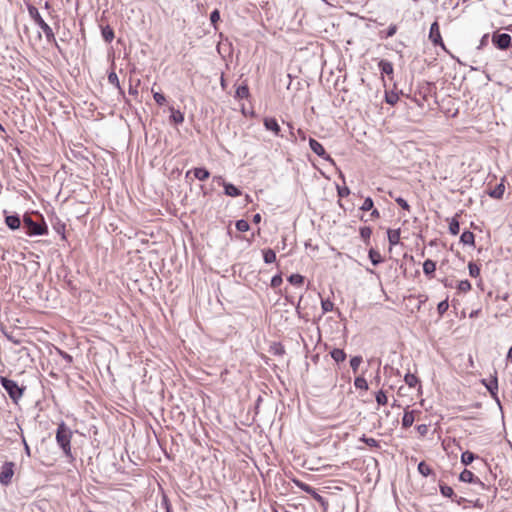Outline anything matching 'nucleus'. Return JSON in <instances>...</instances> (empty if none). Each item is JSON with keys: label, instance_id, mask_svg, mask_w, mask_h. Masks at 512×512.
<instances>
[{"label": "nucleus", "instance_id": "49530a36", "mask_svg": "<svg viewBox=\"0 0 512 512\" xmlns=\"http://www.w3.org/2000/svg\"><path fill=\"white\" fill-rule=\"evenodd\" d=\"M220 20V12L218 9H215L210 14V22L211 24L216 27V23Z\"/></svg>", "mask_w": 512, "mask_h": 512}, {"label": "nucleus", "instance_id": "9d476101", "mask_svg": "<svg viewBox=\"0 0 512 512\" xmlns=\"http://www.w3.org/2000/svg\"><path fill=\"white\" fill-rule=\"evenodd\" d=\"M266 130L271 131L277 137H283L278 121L274 117H266L263 121Z\"/></svg>", "mask_w": 512, "mask_h": 512}, {"label": "nucleus", "instance_id": "69168bd1", "mask_svg": "<svg viewBox=\"0 0 512 512\" xmlns=\"http://www.w3.org/2000/svg\"><path fill=\"white\" fill-rule=\"evenodd\" d=\"M260 221H261V215H260V214H258V213H257V214H255V215L253 216V222H254V223H259Z\"/></svg>", "mask_w": 512, "mask_h": 512}, {"label": "nucleus", "instance_id": "774afa93", "mask_svg": "<svg viewBox=\"0 0 512 512\" xmlns=\"http://www.w3.org/2000/svg\"><path fill=\"white\" fill-rule=\"evenodd\" d=\"M220 82H221L222 88H225V80H224L223 76L221 77V81Z\"/></svg>", "mask_w": 512, "mask_h": 512}, {"label": "nucleus", "instance_id": "423d86ee", "mask_svg": "<svg viewBox=\"0 0 512 512\" xmlns=\"http://www.w3.org/2000/svg\"><path fill=\"white\" fill-rule=\"evenodd\" d=\"M429 39L434 46H441L445 48L442 36L440 33V27L437 21H434L430 26Z\"/></svg>", "mask_w": 512, "mask_h": 512}, {"label": "nucleus", "instance_id": "6e6d98bb", "mask_svg": "<svg viewBox=\"0 0 512 512\" xmlns=\"http://www.w3.org/2000/svg\"><path fill=\"white\" fill-rule=\"evenodd\" d=\"M22 443L24 445V451H25V454L30 457L31 456V451H30V447L28 446L27 442H26V439L25 437L22 435Z\"/></svg>", "mask_w": 512, "mask_h": 512}, {"label": "nucleus", "instance_id": "09e8293b", "mask_svg": "<svg viewBox=\"0 0 512 512\" xmlns=\"http://www.w3.org/2000/svg\"><path fill=\"white\" fill-rule=\"evenodd\" d=\"M385 100L388 104L390 105H394L397 103V101L399 100V97L397 94H394V93H391V94H388L386 93L385 94Z\"/></svg>", "mask_w": 512, "mask_h": 512}, {"label": "nucleus", "instance_id": "ea45409f", "mask_svg": "<svg viewBox=\"0 0 512 512\" xmlns=\"http://www.w3.org/2000/svg\"><path fill=\"white\" fill-rule=\"evenodd\" d=\"M235 226H236V229L240 232H246L250 228L249 223L244 219H240V220L236 221Z\"/></svg>", "mask_w": 512, "mask_h": 512}, {"label": "nucleus", "instance_id": "39448f33", "mask_svg": "<svg viewBox=\"0 0 512 512\" xmlns=\"http://www.w3.org/2000/svg\"><path fill=\"white\" fill-rule=\"evenodd\" d=\"M14 466L13 462H5L0 471V484L7 486L11 483L12 477L14 475Z\"/></svg>", "mask_w": 512, "mask_h": 512}, {"label": "nucleus", "instance_id": "37998d69", "mask_svg": "<svg viewBox=\"0 0 512 512\" xmlns=\"http://www.w3.org/2000/svg\"><path fill=\"white\" fill-rule=\"evenodd\" d=\"M376 402L379 405H385L387 403V396L383 390H379L376 393Z\"/></svg>", "mask_w": 512, "mask_h": 512}, {"label": "nucleus", "instance_id": "4c0bfd02", "mask_svg": "<svg viewBox=\"0 0 512 512\" xmlns=\"http://www.w3.org/2000/svg\"><path fill=\"white\" fill-rule=\"evenodd\" d=\"M468 269L471 277L477 278L480 275V267L476 263L469 262Z\"/></svg>", "mask_w": 512, "mask_h": 512}, {"label": "nucleus", "instance_id": "c9c22d12", "mask_svg": "<svg viewBox=\"0 0 512 512\" xmlns=\"http://www.w3.org/2000/svg\"><path fill=\"white\" fill-rule=\"evenodd\" d=\"M354 385L357 389H361V390L368 389V383H367L366 379L362 376H358L355 378Z\"/></svg>", "mask_w": 512, "mask_h": 512}, {"label": "nucleus", "instance_id": "412c9836", "mask_svg": "<svg viewBox=\"0 0 512 512\" xmlns=\"http://www.w3.org/2000/svg\"><path fill=\"white\" fill-rule=\"evenodd\" d=\"M460 241L464 245H471L473 246L475 243V236L471 231H464L460 236Z\"/></svg>", "mask_w": 512, "mask_h": 512}, {"label": "nucleus", "instance_id": "0eeeda50", "mask_svg": "<svg viewBox=\"0 0 512 512\" xmlns=\"http://www.w3.org/2000/svg\"><path fill=\"white\" fill-rule=\"evenodd\" d=\"M511 36L507 33L494 34L492 36L493 44L501 50L507 49L511 44Z\"/></svg>", "mask_w": 512, "mask_h": 512}, {"label": "nucleus", "instance_id": "a18cd8bd", "mask_svg": "<svg viewBox=\"0 0 512 512\" xmlns=\"http://www.w3.org/2000/svg\"><path fill=\"white\" fill-rule=\"evenodd\" d=\"M153 98H154L155 102L160 106L164 105L166 102L165 96L160 92H154Z\"/></svg>", "mask_w": 512, "mask_h": 512}, {"label": "nucleus", "instance_id": "72a5a7b5", "mask_svg": "<svg viewBox=\"0 0 512 512\" xmlns=\"http://www.w3.org/2000/svg\"><path fill=\"white\" fill-rule=\"evenodd\" d=\"M288 281L294 286H300L304 283V277L300 274H292L288 277Z\"/></svg>", "mask_w": 512, "mask_h": 512}, {"label": "nucleus", "instance_id": "de8ad7c7", "mask_svg": "<svg viewBox=\"0 0 512 512\" xmlns=\"http://www.w3.org/2000/svg\"><path fill=\"white\" fill-rule=\"evenodd\" d=\"M449 308V303L447 300L441 301L437 306V311L440 315H443Z\"/></svg>", "mask_w": 512, "mask_h": 512}, {"label": "nucleus", "instance_id": "2eb2a0df", "mask_svg": "<svg viewBox=\"0 0 512 512\" xmlns=\"http://www.w3.org/2000/svg\"><path fill=\"white\" fill-rule=\"evenodd\" d=\"M222 186L224 187V193L227 196L237 197L241 195V190L231 183L222 181Z\"/></svg>", "mask_w": 512, "mask_h": 512}, {"label": "nucleus", "instance_id": "6e6552de", "mask_svg": "<svg viewBox=\"0 0 512 512\" xmlns=\"http://www.w3.org/2000/svg\"><path fill=\"white\" fill-rule=\"evenodd\" d=\"M459 480L462 482H465V483H472V484L479 485L483 489L486 487L485 484L478 477H476L473 472H471L468 469H464L460 473Z\"/></svg>", "mask_w": 512, "mask_h": 512}, {"label": "nucleus", "instance_id": "393cba45", "mask_svg": "<svg viewBox=\"0 0 512 512\" xmlns=\"http://www.w3.org/2000/svg\"><path fill=\"white\" fill-rule=\"evenodd\" d=\"M101 34L105 42L110 43L114 39V31L110 26H105L101 30Z\"/></svg>", "mask_w": 512, "mask_h": 512}, {"label": "nucleus", "instance_id": "a878e982", "mask_svg": "<svg viewBox=\"0 0 512 512\" xmlns=\"http://www.w3.org/2000/svg\"><path fill=\"white\" fill-rule=\"evenodd\" d=\"M263 260L266 264H271L276 261V253L272 249H267L263 251Z\"/></svg>", "mask_w": 512, "mask_h": 512}, {"label": "nucleus", "instance_id": "ddd939ff", "mask_svg": "<svg viewBox=\"0 0 512 512\" xmlns=\"http://www.w3.org/2000/svg\"><path fill=\"white\" fill-rule=\"evenodd\" d=\"M191 172H193L195 178L200 181H205L210 176V172L204 167H196L193 170L188 171L186 173V177H188Z\"/></svg>", "mask_w": 512, "mask_h": 512}, {"label": "nucleus", "instance_id": "f3484780", "mask_svg": "<svg viewBox=\"0 0 512 512\" xmlns=\"http://www.w3.org/2000/svg\"><path fill=\"white\" fill-rule=\"evenodd\" d=\"M435 270H436V263L433 260L427 259L424 261L423 272L426 276L431 278L433 276V273L435 272Z\"/></svg>", "mask_w": 512, "mask_h": 512}, {"label": "nucleus", "instance_id": "bb28decb", "mask_svg": "<svg viewBox=\"0 0 512 512\" xmlns=\"http://www.w3.org/2000/svg\"><path fill=\"white\" fill-rule=\"evenodd\" d=\"M171 110V116H170V119L176 123V124H180L184 121V114L179 111V110H175L173 107L170 108Z\"/></svg>", "mask_w": 512, "mask_h": 512}, {"label": "nucleus", "instance_id": "aec40b11", "mask_svg": "<svg viewBox=\"0 0 512 512\" xmlns=\"http://www.w3.org/2000/svg\"><path fill=\"white\" fill-rule=\"evenodd\" d=\"M249 87L247 84H241L237 87L235 97L238 99H247L249 97Z\"/></svg>", "mask_w": 512, "mask_h": 512}, {"label": "nucleus", "instance_id": "7c9ffc66", "mask_svg": "<svg viewBox=\"0 0 512 512\" xmlns=\"http://www.w3.org/2000/svg\"><path fill=\"white\" fill-rule=\"evenodd\" d=\"M397 29L396 24H391L385 32H380V37L382 39L390 38L396 34Z\"/></svg>", "mask_w": 512, "mask_h": 512}, {"label": "nucleus", "instance_id": "cd10ccee", "mask_svg": "<svg viewBox=\"0 0 512 512\" xmlns=\"http://www.w3.org/2000/svg\"><path fill=\"white\" fill-rule=\"evenodd\" d=\"M371 234H372V229L370 227L364 226V227L360 228V236L366 245L370 244Z\"/></svg>", "mask_w": 512, "mask_h": 512}, {"label": "nucleus", "instance_id": "c85d7f7f", "mask_svg": "<svg viewBox=\"0 0 512 512\" xmlns=\"http://www.w3.org/2000/svg\"><path fill=\"white\" fill-rule=\"evenodd\" d=\"M476 458V455L470 451H465L461 454V462L465 466L471 464Z\"/></svg>", "mask_w": 512, "mask_h": 512}, {"label": "nucleus", "instance_id": "3c124183", "mask_svg": "<svg viewBox=\"0 0 512 512\" xmlns=\"http://www.w3.org/2000/svg\"><path fill=\"white\" fill-rule=\"evenodd\" d=\"M396 203L404 210H407L409 211L410 210V205L408 204V202L402 198V197H397L395 199Z\"/></svg>", "mask_w": 512, "mask_h": 512}, {"label": "nucleus", "instance_id": "f8f14e48", "mask_svg": "<svg viewBox=\"0 0 512 512\" xmlns=\"http://www.w3.org/2000/svg\"><path fill=\"white\" fill-rule=\"evenodd\" d=\"M108 82L118 89L119 94L124 98L125 103H129V100L125 97L124 90L120 85L119 78L114 71H111L108 74Z\"/></svg>", "mask_w": 512, "mask_h": 512}, {"label": "nucleus", "instance_id": "2f4dec72", "mask_svg": "<svg viewBox=\"0 0 512 512\" xmlns=\"http://www.w3.org/2000/svg\"><path fill=\"white\" fill-rule=\"evenodd\" d=\"M359 440L361 442H364L366 445L373 447V448H379L380 444L379 441H377L374 438L367 437L366 435H362Z\"/></svg>", "mask_w": 512, "mask_h": 512}, {"label": "nucleus", "instance_id": "e433bc0d", "mask_svg": "<svg viewBox=\"0 0 512 512\" xmlns=\"http://www.w3.org/2000/svg\"><path fill=\"white\" fill-rule=\"evenodd\" d=\"M404 381L405 383L409 386V387H415L417 385V383L419 382L417 376H415L414 374H411V373H407L404 377Z\"/></svg>", "mask_w": 512, "mask_h": 512}, {"label": "nucleus", "instance_id": "13d9d810", "mask_svg": "<svg viewBox=\"0 0 512 512\" xmlns=\"http://www.w3.org/2000/svg\"><path fill=\"white\" fill-rule=\"evenodd\" d=\"M311 495L313 496V498H314L316 501H318V502H320V503H322V504L324 503V499H323V497H322L321 495H319L315 490L312 492V494H311Z\"/></svg>", "mask_w": 512, "mask_h": 512}, {"label": "nucleus", "instance_id": "1a4fd4ad", "mask_svg": "<svg viewBox=\"0 0 512 512\" xmlns=\"http://www.w3.org/2000/svg\"><path fill=\"white\" fill-rule=\"evenodd\" d=\"M482 382L487 388V390L490 392L491 396L500 405V400L498 398V379L496 373L491 377V379L488 382L486 380H483Z\"/></svg>", "mask_w": 512, "mask_h": 512}, {"label": "nucleus", "instance_id": "4d7b16f0", "mask_svg": "<svg viewBox=\"0 0 512 512\" xmlns=\"http://www.w3.org/2000/svg\"><path fill=\"white\" fill-rule=\"evenodd\" d=\"M299 487H300L303 491H305V492H307V493H309V494H312V492L314 491V488H312V487H311L310 485H308V484H303V483H302V484H300V485H299Z\"/></svg>", "mask_w": 512, "mask_h": 512}, {"label": "nucleus", "instance_id": "f704fd0d", "mask_svg": "<svg viewBox=\"0 0 512 512\" xmlns=\"http://www.w3.org/2000/svg\"><path fill=\"white\" fill-rule=\"evenodd\" d=\"M439 488H440L441 494L444 497L452 498L455 495L454 494V490L452 489V487H450V486H448L446 484H440Z\"/></svg>", "mask_w": 512, "mask_h": 512}, {"label": "nucleus", "instance_id": "8fccbe9b", "mask_svg": "<svg viewBox=\"0 0 512 512\" xmlns=\"http://www.w3.org/2000/svg\"><path fill=\"white\" fill-rule=\"evenodd\" d=\"M282 281H283L282 276L280 274L273 276L271 279V287L272 288L279 287L282 284Z\"/></svg>", "mask_w": 512, "mask_h": 512}, {"label": "nucleus", "instance_id": "79ce46f5", "mask_svg": "<svg viewBox=\"0 0 512 512\" xmlns=\"http://www.w3.org/2000/svg\"><path fill=\"white\" fill-rule=\"evenodd\" d=\"M373 206H374V202H373L372 198L371 197H367V198H365V200H364L362 206L360 207V209L362 211H370V210L373 209Z\"/></svg>", "mask_w": 512, "mask_h": 512}, {"label": "nucleus", "instance_id": "052dcab7", "mask_svg": "<svg viewBox=\"0 0 512 512\" xmlns=\"http://www.w3.org/2000/svg\"><path fill=\"white\" fill-rule=\"evenodd\" d=\"M371 217L372 218H379L380 217L379 211L377 209H372Z\"/></svg>", "mask_w": 512, "mask_h": 512}, {"label": "nucleus", "instance_id": "7ed1b4c3", "mask_svg": "<svg viewBox=\"0 0 512 512\" xmlns=\"http://www.w3.org/2000/svg\"><path fill=\"white\" fill-rule=\"evenodd\" d=\"M28 13H29L30 17L34 20V22L43 31V33L45 34L46 40L50 43L51 42L56 43L55 35L53 33L52 28L44 21V19L40 15L38 9L33 5H29Z\"/></svg>", "mask_w": 512, "mask_h": 512}, {"label": "nucleus", "instance_id": "473e14b6", "mask_svg": "<svg viewBox=\"0 0 512 512\" xmlns=\"http://www.w3.org/2000/svg\"><path fill=\"white\" fill-rule=\"evenodd\" d=\"M460 231V224L456 217H453L449 223V232L452 235H457Z\"/></svg>", "mask_w": 512, "mask_h": 512}, {"label": "nucleus", "instance_id": "680f3d73", "mask_svg": "<svg viewBox=\"0 0 512 512\" xmlns=\"http://www.w3.org/2000/svg\"><path fill=\"white\" fill-rule=\"evenodd\" d=\"M213 181L217 182L219 185H222V181H224V179L222 178V176H214Z\"/></svg>", "mask_w": 512, "mask_h": 512}, {"label": "nucleus", "instance_id": "6ab92c4d", "mask_svg": "<svg viewBox=\"0 0 512 512\" xmlns=\"http://www.w3.org/2000/svg\"><path fill=\"white\" fill-rule=\"evenodd\" d=\"M378 67L381 71V74H386V75H392L393 74V65L390 61H387V60H381L379 63H378Z\"/></svg>", "mask_w": 512, "mask_h": 512}, {"label": "nucleus", "instance_id": "a211bd4d", "mask_svg": "<svg viewBox=\"0 0 512 512\" xmlns=\"http://www.w3.org/2000/svg\"><path fill=\"white\" fill-rule=\"evenodd\" d=\"M505 191L503 183L497 184L492 190L488 192V195L494 199H501Z\"/></svg>", "mask_w": 512, "mask_h": 512}, {"label": "nucleus", "instance_id": "4468645a", "mask_svg": "<svg viewBox=\"0 0 512 512\" xmlns=\"http://www.w3.org/2000/svg\"><path fill=\"white\" fill-rule=\"evenodd\" d=\"M5 223L6 225L11 229V230H16V229H19L20 226H21V223L23 224V222L21 221L19 215L15 214V215H8L5 217Z\"/></svg>", "mask_w": 512, "mask_h": 512}, {"label": "nucleus", "instance_id": "338daca9", "mask_svg": "<svg viewBox=\"0 0 512 512\" xmlns=\"http://www.w3.org/2000/svg\"><path fill=\"white\" fill-rule=\"evenodd\" d=\"M478 313H479V310H474V311H472V312L470 313V317H471V318H474V317H476V316L478 315Z\"/></svg>", "mask_w": 512, "mask_h": 512}, {"label": "nucleus", "instance_id": "9b49d317", "mask_svg": "<svg viewBox=\"0 0 512 512\" xmlns=\"http://www.w3.org/2000/svg\"><path fill=\"white\" fill-rule=\"evenodd\" d=\"M309 146H310V149L316 155L321 157L322 159H324V160H331L330 155L326 153V151H325L324 147L322 146V144L320 142H318L317 140H315L313 138H310L309 139Z\"/></svg>", "mask_w": 512, "mask_h": 512}, {"label": "nucleus", "instance_id": "5701e85b", "mask_svg": "<svg viewBox=\"0 0 512 512\" xmlns=\"http://www.w3.org/2000/svg\"><path fill=\"white\" fill-rule=\"evenodd\" d=\"M368 257L374 266H377L383 262L381 254L373 248L369 250Z\"/></svg>", "mask_w": 512, "mask_h": 512}, {"label": "nucleus", "instance_id": "5fc2aeb1", "mask_svg": "<svg viewBox=\"0 0 512 512\" xmlns=\"http://www.w3.org/2000/svg\"><path fill=\"white\" fill-rule=\"evenodd\" d=\"M349 193H350V190L347 187L338 188V194L340 197H346L349 195Z\"/></svg>", "mask_w": 512, "mask_h": 512}, {"label": "nucleus", "instance_id": "e2e57ef3", "mask_svg": "<svg viewBox=\"0 0 512 512\" xmlns=\"http://www.w3.org/2000/svg\"><path fill=\"white\" fill-rule=\"evenodd\" d=\"M506 360L508 362H511L512 361V346L509 348L508 350V353H507V356H506Z\"/></svg>", "mask_w": 512, "mask_h": 512}, {"label": "nucleus", "instance_id": "dca6fc26", "mask_svg": "<svg viewBox=\"0 0 512 512\" xmlns=\"http://www.w3.org/2000/svg\"><path fill=\"white\" fill-rule=\"evenodd\" d=\"M387 236L390 246L397 245L400 241V229H388Z\"/></svg>", "mask_w": 512, "mask_h": 512}, {"label": "nucleus", "instance_id": "b1692460", "mask_svg": "<svg viewBox=\"0 0 512 512\" xmlns=\"http://www.w3.org/2000/svg\"><path fill=\"white\" fill-rule=\"evenodd\" d=\"M415 420L414 411H405L402 418V426L404 428H409L413 425Z\"/></svg>", "mask_w": 512, "mask_h": 512}, {"label": "nucleus", "instance_id": "864d4df0", "mask_svg": "<svg viewBox=\"0 0 512 512\" xmlns=\"http://www.w3.org/2000/svg\"><path fill=\"white\" fill-rule=\"evenodd\" d=\"M58 352H59V354L61 355V357H62V358H63V359L68 363V364L72 363L73 358H72V356H71L70 354H68V353H66V352H64V351H62V350H58Z\"/></svg>", "mask_w": 512, "mask_h": 512}, {"label": "nucleus", "instance_id": "c03bdc74", "mask_svg": "<svg viewBox=\"0 0 512 512\" xmlns=\"http://www.w3.org/2000/svg\"><path fill=\"white\" fill-rule=\"evenodd\" d=\"M457 288L460 292H468L471 289V283L468 280H462L459 282Z\"/></svg>", "mask_w": 512, "mask_h": 512}, {"label": "nucleus", "instance_id": "0e129e2a", "mask_svg": "<svg viewBox=\"0 0 512 512\" xmlns=\"http://www.w3.org/2000/svg\"><path fill=\"white\" fill-rule=\"evenodd\" d=\"M488 37L489 35L488 34H485L482 39H481V42H480V46H483L487 43V40H488Z\"/></svg>", "mask_w": 512, "mask_h": 512}, {"label": "nucleus", "instance_id": "a19ab883", "mask_svg": "<svg viewBox=\"0 0 512 512\" xmlns=\"http://www.w3.org/2000/svg\"><path fill=\"white\" fill-rule=\"evenodd\" d=\"M321 307L323 310V313L330 312L334 308V303L330 301L329 299H325L321 301Z\"/></svg>", "mask_w": 512, "mask_h": 512}, {"label": "nucleus", "instance_id": "f257e3e1", "mask_svg": "<svg viewBox=\"0 0 512 512\" xmlns=\"http://www.w3.org/2000/svg\"><path fill=\"white\" fill-rule=\"evenodd\" d=\"M23 229L28 236H42L48 234L47 224L42 215L24 214L23 216Z\"/></svg>", "mask_w": 512, "mask_h": 512}, {"label": "nucleus", "instance_id": "603ef678", "mask_svg": "<svg viewBox=\"0 0 512 512\" xmlns=\"http://www.w3.org/2000/svg\"><path fill=\"white\" fill-rule=\"evenodd\" d=\"M417 431L421 436H425L428 433V426L426 424H420L417 426Z\"/></svg>", "mask_w": 512, "mask_h": 512}, {"label": "nucleus", "instance_id": "bf43d9fd", "mask_svg": "<svg viewBox=\"0 0 512 512\" xmlns=\"http://www.w3.org/2000/svg\"><path fill=\"white\" fill-rule=\"evenodd\" d=\"M128 92H129V94H130V95H133V96L138 95V90H137V88H136V87H133L132 85H130Z\"/></svg>", "mask_w": 512, "mask_h": 512}, {"label": "nucleus", "instance_id": "20e7f679", "mask_svg": "<svg viewBox=\"0 0 512 512\" xmlns=\"http://www.w3.org/2000/svg\"><path fill=\"white\" fill-rule=\"evenodd\" d=\"M0 383L11 400L17 404L18 401L22 398L25 388L20 387L16 381L8 379L5 376H0Z\"/></svg>", "mask_w": 512, "mask_h": 512}, {"label": "nucleus", "instance_id": "f03ea898", "mask_svg": "<svg viewBox=\"0 0 512 512\" xmlns=\"http://www.w3.org/2000/svg\"><path fill=\"white\" fill-rule=\"evenodd\" d=\"M71 438V429L64 422H61L56 430V442L63 451L64 455L73 459L71 452Z\"/></svg>", "mask_w": 512, "mask_h": 512}, {"label": "nucleus", "instance_id": "c756f323", "mask_svg": "<svg viewBox=\"0 0 512 512\" xmlns=\"http://www.w3.org/2000/svg\"><path fill=\"white\" fill-rule=\"evenodd\" d=\"M417 470L424 477H427L432 474L431 467L429 465H427L424 461H421L418 464Z\"/></svg>", "mask_w": 512, "mask_h": 512}, {"label": "nucleus", "instance_id": "58836bf2", "mask_svg": "<svg viewBox=\"0 0 512 512\" xmlns=\"http://www.w3.org/2000/svg\"><path fill=\"white\" fill-rule=\"evenodd\" d=\"M363 359H362V356H354L350 359V366L353 370L354 373L357 372L360 364L362 363Z\"/></svg>", "mask_w": 512, "mask_h": 512}, {"label": "nucleus", "instance_id": "4be33fe9", "mask_svg": "<svg viewBox=\"0 0 512 512\" xmlns=\"http://www.w3.org/2000/svg\"><path fill=\"white\" fill-rule=\"evenodd\" d=\"M330 355H331L332 359L337 363L343 362L346 359V353L343 349L334 348L330 352Z\"/></svg>", "mask_w": 512, "mask_h": 512}]
</instances>
